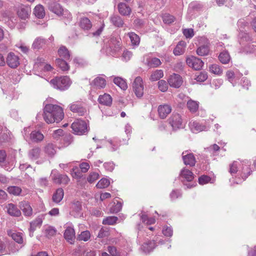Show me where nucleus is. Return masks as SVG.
Returning a JSON list of instances; mask_svg holds the SVG:
<instances>
[{
  "label": "nucleus",
  "mask_w": 256,
  "mask_h": 256,
  "mask_svg": "<svg viewBox=\"0 0 256 256\" xmlns=\"http://www.w3.org/2000/svg\"><path fill=\"white\" fill-rule=\"evenodd\" d=\"M108 228H102L100 230L98 236L102 238L108 236Z\"/></svg>",
  "instance_id": "58"
},
{
  "label": "nucleus",
  "mask_w": 256,
  "mask_h": 256,
  "mask_svg": "<svg viewBox=\"0 0 256 256\" xmlns=\"http://www.w3.org/2000/svg\"><path fill=\"white\" fill-rule=\"evenodd\" d=\"M163 71L161 70H158L154 71L151 74L150 80L152 81H156L163 77Z\"/></svg>",
  "instance_id": "38"
},
{
  "label": "nucleus",
  "mask_w": 256,
  "mask_h": 256,
  "mask_svg": "<svg viewBox=\"0 0 256 256\" xmlns=\"http://www.w3.org/2000/svg\"><path fill=\"white\" fill-rule=\"evenodd\" d=\"M209 71L214 74L221 75L223 72L222 68L218 64H210L209 67Z\"/></svg>",
  "instance_id": "32"
},
{
  "label": "nucleus",
  "mask_w": 256,
  "mask_h": 256,
  "mask_svg": "<svg viewBox=\"0 0 256 256\" xmlns=\"http://www.w3.org/2000/svg\"><path fill=\"white\" fill-rule=\"evenodd\" d=\"M199 104L196 101L192 100L187 102V107L192 112H196L198 108Z\"/></svg>",
  "instance_id": "35"
},
{
  "label": "nucleus",
  "mask_w": 256,
  "mask_h": 256,
  "mask_svg": "<svg viewBox=\"0 0 256 256\" xmlns=\"http://www.w3.org/2000/svg\"><path fill=\"white\" fill-rule=\"evenodd\" d=\"M65 239L70 244H73L75 240V232L74 228L68 227L64 233Z\"/></svg>",
  "instance_id": "13"
},
{
  "label": "nucleus",
  "mask_w": 256,
  "mask_h": 256,
  "mask_svg": "<svg viewBox=\"0 0 256 256\" xmlns=\"http://www.w3.org/2000/svg\"><path fill=\"white\" fill-rule=\"evenodd\" d=\"M34 15L39 18H43L45 16L44 8L42 5H38L34 8Z\"/></svg>",
  "instance_id": "34"
},
{
  "label": "nucleus",
  "mask_w": 256,
  "mask_h": 256,
  "mask_svg": "<svg viewBox=\"0 0 256 256\" xmlns=\"http://www.w3.org/2000/svg\"><path fill=\"white\" fill-rule=\"evenodd\" d=\"M191 128L192 130L195 132H201L206 129L205 126H202L196 122H194L191 124Z\"/></svg>",
  "instance_id": "44"
},
{
  "label": "nucleus",
  "mask_w": 256,
  "mask_h": 256,
  "mask_svg": "<svg viewBox=\"0 0 256 256\" xmlns=\"http://www.w3.org/2000/svg\"><path fill=\"white\" fill-rule=\"evenodd\" d=\"M90 232L88 231H84L81 232L79 235L78 238L80 240L87 241L90 238Z\"/></svg>",
  "instance_id": "52"
},
{
  "label": "nucleus",
  "mask_w": 256,
  "mask_h": 256,
  "mask_svg": "<svg viewBox=\"0 0 256 256\" xmlns=\"http://www.w3.org/2000/svg\"><path fill=\"white\" fill-rule=\"evenodd\" d=\"M109 46L110 47L114 48V50H118L122 46L120 38L114 36L111 38L109 42Z\"/></svg>",
  "instance_id": "23"
},
{
  "label": "nucleus",
  "mask_w": 256,
  "mask_h": 256,
  "mask_svg": "<svg viewBox=\"0 0 256 256\" xmlns=\"http://www.w3.org/2000/svg\"><path fill=\"white\" fill-rule=\"evenodd\" d=\"M49 9L57 15H62L64 10L62 6L58 3L53 2L49 5Z\"/></svg>",
  "instance_id": "22"
},
{
  "label": "nucleus",
  "mask_w": 256,
  "mask_h": 256,
  "mask_svg": "<svg viewBox=\"0 0 256 256\" xmlns=\"http://www.w3.org/2000/svg\"><path fill=\"white\" fill-rule=\"evenodd\" d=\"M110 184V182L108 180L103 178L98 182L96 186L98 188H104L108 187Z\"/></svg>",
  "instance_id": "47"
},
{
  "label": "nucleus",
  "mask_w": 256,
  "mask_h": 256,
  "mask_svg": "<svg viewBox=\"0 0 256 256\" xmlns=\"http://www.w3.org/2000/svg\"><path fill=\"white\" fill-rule=\"evenodd\" d=\"M70 110L73 112L78 113L80 116H82L86 112V109L81 105L76 104H72Z\"/></svg>",
  "instance_id": "25"
},
{
  "label": "nucleus",
  "mask_w": 256,
  "mask_h": 256,
  "mask_svg": "<svg viewBox=\"0 0 256 256\" xmlns=\"http://www.w3.org/2000/svg\"><path fill=\"white\" fill-rule=\"evenodd\" d=\"M161 63L162 62L160 59L154 58L148 60L146 64L150 68H156L159 66Z\"/></svg>",
  "instance_id": "39"
},
{
  "label": "nucleus",
  "mask_w": 256,
  "mask_h": 256,
  "mask_svg": "<svg viewBox=\"0 0 256 256\" xmlns=\"http://www.w3.org/2000/svg\"><path fill=\"white\" fill-rule=\"evenodd\" d=\"M226 76L230 82L233 80L234 78V73L232 70H228L226 72Z\"/></svg>",
  "instance_id": "64"
},
{
  "label": "nucleus",
  "mask_w": 256,
  "mask_h": 256,
  "mask_svg": "<svg viewBox=\"0 0 256 256\" xmlns=\"http://www.w3.org/2000/svg\"><path fill=\"white\" fill-rule=\"evenodd\" d=\"M108 250L112 256H120V253L118 252L116 247L114 246H108Z\"/></svg>",
  "instance_id": "56"
},
{
  "label": "nucleus",
  "mask_w": 256,
  "mask_h": 256,
  "mask_svg": "<svg viewBox=\"0 0 256 256\" xmlns=\"http://www.w3.org/2000/svg\"><path fill=\"white\" fill-rule=\"evenodd\" d=\"M158 89L162 92H166L168 89V84L166 81L160 80L158 82Z\"/></svg>",
  "instance_id": "49"
},
{
  "label": "nucleus",
  "mask_w": 256,
  "mask_h": 256,
  "mask_svg": "<svg viewBox=\"0 0 256 256\" xmlns=\"http://www.w3.org/2000/svg\"><path fill=\"white\" fill-rule=\"evenodd\" d=\"M110 21L112 24L118 28L122 27L124 22L122 18L118 15H112L110 18Z\"/></svg>",
  "instance_id": "21"
},
{
  "label": "nucleus",
  "mask_w": 256,
  "mask_h": 256,
  "mask_svg": "<svg viewBox=\"0 0 256 256\" xmlns=\"http://www.w3.org/2000/svg\"><path fill=\"white\" fill-rule=\"evenodd\" d=\"M85 250H84V248L82 246H78L75 248L72 253L73 256H80L82 253L84 252Z\"/></svg>",
  "instance_id": "59"
},
{
  "label": "nucleus",
  "mask_w": 256,
  "mask_h": 256,
  "mask_svg": "<svg viewBox=\"0 0 256 256\" xmlns=\"http://www.w3.org/2000/svg\"><path fill=\"white\" fill-rule=\"evenodd\" d=\"M133 90L138 98H142L144 95V86L142 78L140 76L136 77L132 84Z\"/></svg>",
  "instance_id": "4"
},
{
  "label": "nucleus",
  "mask_w": 256,
  "mask_h": 256,
  "mask_svg": "<svg viewBox=\"0 0 256 256\" xmlns=\"http://www.w3.org/2000/svg\"><path fill=\"white\" fill-rule=\"evenodd\" d=\"M208 78L207 73L206 72H201L200 74L196 76L195 80L198 82H203Z\"/></svg>",
  "instance_id": "54"
},
{
  "label": "nucleus",
  "mask_w": 256,
  "mask_h": 256,
  "mask_svg": "<svg viewBox=\"0 0 256 256\" xmlns=\"http://www.w3.org/2000/svg\"><path fill=\"white\" fill-rule=\"evenodd\" d=\"M156 246V243L154 240H149L144 243L142 247V250L145 252H149L153 250Z\"/></svg>",
  "instance_id": "33"
},
{
  "label": "nucleus",
  "mask_w": 256,
  "mask_h": 256,
  "mask_svg": "<svg viewBox=\"0 0 256 256\" xmlns=\"http://www.w3.org/2000/svg\"><path fill=\"white\" fill-rule=\"evenodd\" d=\"M40 153V148L38 146H35L28 151V157L30 160H34L39 158Z\"/></svg>",
  "instance_id": "17"
},
{
  "label": "nucleus",
  "mask_w": 256,
  "mask_h": 256,
  "mask_svg": "<svg viewBox=\"0 0 256 256\" xmlns=\"http://www.w3.org/2000/svg\"><path fill=\"white\" fill-rule=\"evenodd\" d=\"M182 79L178 74H174L168 79V82L170 86L178 88L182 84Z\"/></svg>",
  "instance_id": "8"
},
{
  "label": "nucleus",
  "mask_w": 256,
  "mask_h": 256,
  "mask_svg": "<svg viewBox=\"0 0 256 256\" xmlns=\"http://www.w3.org/2000/svg\"><path fill=\"white\" fill-rule=\"evenodd\" d=\"M122 208V204L116 200V202H114V204L110 208V212L112 213H117L119 212Z\"/></svg>",
  "instance_id": "45"
},
{
  "label": "nucleus",
  "mask_w": 256,
  "mask_h": 256,
  "mask_svg": "<svg viewBox=\"0 0 256 256\" xmlns=\"http://www.w3.org/2000/svg\"><path fill=\"white\" fill-rule=\"evenodd\" d=\"M54 87L60 90H64L68 88L71 82L70 78L67 76H64L60 78H56L52 79L50 82Z\"/></svg>",
  "instance_id": "2"
},
{
  "label": "nucleus",
  "mask_w": 256,
  "mask_h": 256,
  "mask_svg": "<svg viewBox=\"0 0 256 256\" xmlns=\"http://www.w3.org/2000/svg\"><path fill=\"white\" fill-rule=\"evenodd\" d=\"M44 134L38 130H33L30 136V140L34 143H38L42 142L44 139Z\"/></svg>",
  "instance_id": "12"
},
{
  "label": "nucleus",
  "mask_w": 256,
  "mask_h": 256,
  "mask_svg": "<svg viewBox=\"0 0 256 256\" xmlns=\"http://www.w3.org/2000/svg\"><path fill=\"white\" fill-rule=\"evenodd\" d=\"M8 213L14 216H20L21 215V212L18 208L13 204H8L6 206Z\"/></svg>",
  "instance_id": "16"
},
{
  "label": "nucleus",
  "mask_w": 256,
  "mask_h": 256,
  "mask_svg": "<svg viewBox=\"0 0 256 256\" xmlns=\"http://www.w3.org/2000/svg\"><path fill=\"white\" fill-rule=\"evenodd\" d=\"M60 182H59L61 184H66L70 181V178L66 175H60Z\"/></svg>",
  "instance_id": "62"
},
{
  "label": "nucleus",
  "mask_w": 256,
  "mask_h": 256,
  "mask_svg": "<svg viewBox=\"0 0 256 256\" xmlns=\"http://www.w3.org/2000/svg\"><path fill=\"white\" fill-rule=\"evenodd\" d=\"M180 175L188 182H190L194 178L193 173L186 168H183L180 172Z\"/></svg>",
  "instance_id": "26"
},
{
  "label": "nucleus",
  "mask_w": 256,
  "mask_h": 256,
  "mask_svg": "<svg viewBox=\"0 0 256 256\" xmlns=\"http://www.w3.org/2000/svg\"><path fill=\"white\" fill-rule=\"evenodd\" d=\"M46 44V40L41 38H36L34 42L32 48L34 49H40Z\"/></svg>",
  "instance_id": "42"
},
{
  "label": "nucleus",
  "mask_w": 256,
  "mask_h": 256,
  "mask_svg": "<svg viewBox=\"0 0 256 256\" xmlns=\"http://www.w3.org/2000/svg\"><path fill=\"white\" fill-rule=\"evenodd\" d=\"M210 180V178L206 176H202L198 178V182L200 184H207Z\"/></svg>",
  "instance_id": "60"
},
{
  "label": "nucleus",
  "mask_w": 256,
  "mask_h": 256,
  "mask_svg": "<svg viewBox=\"0 0 256 256\" xmlns=\"http://www.w3.org/2000/svg\"><path fill=\"white\" fill-rule=\"evenodd\" d=\"M210 52V48L207 46H202L198 48L196 53L200 56H207Z\"/></svg>",
  "instance_id": "41"
},
{
  "label": "nucleus",
  "mask_w": 256,
  "mask_h": 256,
  "mask_svg": "<svg viewBox=\"0 0 256 256\" xmlns=\"http://www.w3.org/2000/svg\"><path fill=\"white\" fill-rule=\"evenodd\" d=\"M8 234L18 244L23 242V238L22 234L20 232H14L11 230H8Z\"/></svg>",
  "instance_id": "30"
},
{
  "label": "nucleus",
  "mask_w": 256,
  "mask_h": 256,
  "mask_svg": "<svg viewBox=\"0 0 256 256\" xmlns=\"http://www.w3.org/2000/svg\"><path fill=\"white\" fill-rule=\"evenodd\" d=\"M114 82L122 90H125L127 88V84L126 82L121 78H115L114 80Z\"/></svg>",
  "instance_id": "40"
},
{
  "label": "nucleus",
  "mask_w": 256,
  "mask_h": 256,
  "mask_svg": "<svg viewBox=\"0 0 256 256\" xmlns=\"http://www.w3.org/2000/svg\"><path fill=\"white\" fill-rule=\"evenodd\" d=\"M118 220V218L115 216H108L104 219L102 222V224H114Z\"/></svg>",
  "instance_id": "48"
},
{
  "label": "nucleus",
  "mask_w": 256,
  "mask_h": 256,
  "mask_svg": "<svg viewBox=\"0 0 256 256\" xmlns=\"http://www.w3.org/2000/svg\"><path fill=\"white\" fill-rule=\"evenodd\" d=\"M71 209L72 210L70 211V214L74 217L78 218L82 216V205L80 202L77 201L75 202H74L72 204Z\"/></svg>",
  "instance_id": "10"
},
{
  "label": "nucleus",
  "mask_w": 256,
  "mask_h": 256,
  "mask_svg": "<svg viewBox=\"0 0 256 256\" xmlns=\"http://www.w3.org/2000/svg\"><path fill=\"white\" fill-rule=\"evenodd\" d=\"M186 43L184 41L180 42L174 50V54L176 56H179L183 54L185 51Z\"/></svg>",
  "instance_id": "24"
},
{
  "label": "nucleus",
  "mask_w": 256,
  "mask_h": 256,
  "mask_svg": "<svg viewBox=\"0 0 256 256\" xmlns=\"http://www.w3.org/2000/svg\"><path fill=\"white\" fill-rule=\"evenodd\" d=\"M56 66L59 67L62 70H68L70 68V66L68 63L62 59L58 58L56 60Z\"/></svg>",
  "instance_id": "37"
},
{
  "label": "nucleus",
  "mask_w": 256,
  "mask_h": 256,
  "mask_svg": "<svg viewBox=\"0 0 256 256\" xmlns=\"http://www.w3.org/2000/svg\"><path fill=\"white\" fill-rule=\"evenodd\" d=\"M230 56L226 52H222L219 55V60L222 64H228L230 62Z\"/></svg>",
  "instance_id": "43"
},
{
  "label": "nucleus",
  "mask_w": 256,
  "mask_h": 256,
  "mask_svg": "<svg viewBox=\"0 0 256 256\" xmlns=\"http://www.w3.org/2000/svg\"><path fill=\"white\" fill-rule=\"evenodd\" d=\"M71 127L74 133L78 135L83 134L87 132V124L82 120H76L72 124Z\"/></svg>",
  "instance_id": "3"
},
{
  "label": "nucleus",
  "mask_w": 256,
  "mask_h": 256,
  "mask_svg": "<svg viewBox=\"0 0 256 256\" xmlns=\"http://www.w3.org/2000/svg\"><path fill=\"white\" fill-rule=\"evenodd\" d=\"M173 230L172 227L166 226L162 229V234L166 236H172V235Z\"/></svg>",
  "instance_id": "53"
},
{
  "label": "nucleus",
  "mask_w": 256,
  "mask_h": 256,
  "mask_svg": "<svg viewBox=\"0 0 256 256\" xmlns=\"http://www.w3.org/2000/svg\"><path fill=\"white\" fill-rule=\"evenodd\" d=\"M118 8L119 13L124 16H128L132 12L131 8L124 2H120L118 5Z\"/></svg>",
  "instance_id": "11"
},
{
  "label": "nucleus",
  "mask_w": 256,
  "mask_h": 256,
  "mask_svg": "<svg viewBox=\"0 0 256 256\" xmlns=\"http://www.w3.org/2000/svg\"><path fill=\"white\" fill-rule=\"evenodd\" d=\"M80 168L82 172H86L90 168V166L86 162H83L80 164Z\"/></svg>",
  "instance_id": "63"
},
{
  "label": "nucleus",
  "mask_w": 256,
  "mask_h": 256,
  "mask_svg": "<svg viewBox=\"0 0 256 256\" xmlns=\"http://www.w3.org/2000/svg\"><path fill=\"white\" fill-rule=\"evenodd\" d=\"M58 54L60 57L68 60L70 58V54L68 50L64 46H61L58 50Z\"/></svg>",
  "instance_id": "29"
},
{
  "label": "nucleus",
  "mask_w": 256,
  "mask_h": 256,
  "mask_svg": "<svg viewBox=\"0 0 256 256\" xmlns=\"http://www.w3.org/2000/svg\"><path fill=\"white\" fill-rule=\"evenodd\" d=\"M168 121L174 129L180 128L182 124L181 116L178 114H173L168 119Z\"/></svg>",
  "instance_id": "7"
},
{
  "label": "nucleus",
  "mask_w": 256,
  "mask_h": 256,
  "mask_svg": "<svg viewBox=\"0 0 256 256\" xmlns=\"http://www.w3.org/2000/svg\"><path fill=\"white\" fill-rule=\"evenodd\" d=\"M182 159L186 165H189L191 166H194L196 162L195 158L192 154L184 155V152H182Z\"/></svg>",
  "instance_id": "18"
},
{
  "label": "nucleus",
  "mask_w": 256,
  "mask_h": 256,
  "mask_svg": "<svg viewBox=\"0 0 256 256\" xmlns=\"http://www.w3.org/2000/svg\"><path fill=\"white\" fill-rule=\"evenodd\" d=\"M98 178V174L96 172L90 173L88 176L87 180L90 183H92Z\"/></svg>",
  "instance_id": "57"
},
{
  "label": "nucleus",
  "mask_w": 256,
  "mask_h": 256,
  "mask_svg": "<svg viewBox=\"0 0 256 256\" xmlns=\"http://www.w3.org/2000/svg\"><path fill=\"white\" fill-rule=\"evenodd\" d=\"M8 191L10 194L18 196L22 192V189L18 186H10L8 188Z\"/></svg>",
  "instance_id": "46"
},
{
  "label": "nucleus",
  "mask_w": 256,
  "mask_h": 256,
  "mask_svg": "<svg viewBox=\"0 0 256 256\" xmlns=\"http://www.w3.org/2000/svg\"><path fill=\"white\" fill-rule=\"evenodd\" d=\"M98 101L102 104L110 106L112 104V98L110 94H104L99 96Z\"/></svg>",
  "instance_id": "19"
},
{
  "label": "nucleus",
  "mask_w": 256,
  "mask_h": 256,
  "mask_svg": "<svg viewBox=\"0 0 256 256\" xmlns=\"http://www.w3.org/2000/svg\"><path fill=\"white\" fill-rule=\"evenodd\" d=\"M158 111L160 118L164 119L172 112V108L167 104H162L158 106Z\"/></svg>",
  "instance_id": "9"
},
{
  "label": "nucleus",
  "mask_w": 256,
  "mask_h": 256,
  "mask_svg": "<svg viewBox=\"0 0 256 256\" xmlns=\"http://www.w3.org/2000/svg\"><path fill=\"white\" fill-rule=\"evenodd\" d=\"M80 26L84 30H89L92 28V24L87 18H82L80 22Z\"/></svg>",
  "instance_id": "36"
},
{
  "label": "nucleus",
  "mask_w": 256,
  "mask_h": 256,
  "mask_svg": "<svg viewBox=\"0 0 256 256\" xmlns=\"http://www.w3.org/2000/svg\"><path fill=\"white\" fill-rule=\"evenodd\" d=\"M186 62L190 67L196 70H200L204 64L200 59L194 56L187 58Z\"/></svg>",
  "instance_id": "5"
},
{
  "label": "nucleus",
  "mask_w": 256,
  "mask_h": 256,
  "mask_svg": "<svg viewBox=\"0 0 256 256\" xmlns=\"http://www.w3.org/2000/svg\"><path fill=\"white\" fill-rule=\"evenodd\" d=\"M64 117L62 108L60 106L53 104H47L44 108L43 118L48 124L58 122Z\"/></svg>",
  "instance_id": "1"
},
{
  "label": "nucleus",
  "mask_w": 256,
  "mask_h": 256,
  "mask_svg": "<svg viewBox=\"0 0 256 256\" xmlns=\"http://www.w3.org/2000/svg\"><path fill=\"white\" fill-rule=\"evenodd\" d=\"M106 80L102 77L96 78L91 83V85L97 88H103L106 86Z\"/></svg>",
  "instance_id": "20"
},
{
  "label": "nucleus",
  "mask_w": 256,
  "mask_h": 256,
  "mask_svg": "<svg viewBox=\"0 0 256 256\" xmlns=\"http://www.w3.org/2000/svg\"><path fill=\"white\" fill-rule=\"evenodd\" d=\"M72 176L75 178H80L82 176V172L78 168H73L72 172Z\"/></svg>",
  "instance_id": "55"
},
{
  "label": "nucleus",
  "mask_w": 256,
  "mask_h": 256,
  "mask_svg": "<svg viewBox=\"0 0 256 256\" xmlns=\"http://www.w3.org/2000/svg\"><path fill=\"white\" fill-rule=\"evenodd\" d=\"M64 196V190L62 188H59L56 190V192L53 194L52 200L54 202L58 203L62 200Z\"/></svg>",
  "instance_id": "31"
},
{
  "label": "nucleus",
  "mask_w": 256,
  "mask_h": 256,
  "mask_svg": "<svg viewBox=\"0 0 256 256\" xmlns=\"http://www.w3.org/2000/svg\"><path fill=\"white\" fill-rule=\"evenodd\" d=\"M163 21L166 24H170L175 20V18L170 14H164L162 16Z\"/></svg>",
  "instance_id": "50"
},
{
  "label": "nucleus",
  "mask_w": 256,
  "mask_h": 256,
  "mask_svg": "<svg viewBox=\"0 0 256 256\" xmlns=\"http://www.w3.org/2000/svg\"><path fill=\"white\" fill-rule=\"evenodd\" d=\"M127 35L129 37L132 46H138L140 43V36L134 32L128 33Z\"/></svg>",
  "instance_id": "27"
},
{
  "label": "nucleus",
  "mask_w": 256,
  "mask_h": 256,
  "mask_svg": "<svg viewBox=\"0 0 256 256\" xmlns=\"http://www.w3.org/2000/svg\"><path fill=\"white\" fill-rule=\"evenodd\" d=\"M6 62L10 68H15L20 64L19 58L14 52H10L7 56Z\"/></svg>",
  "instance_id": "6"
},
{
  "label": "nucleus",
  "mask_w": 256,
  "mask_h": 256,
  "mask_svg": "<svg viewBox=\"0 0 256 256\" xmlns=\"http://www.w3.org/2000/svg\"><path fill=\"white\" fill-rule=\"evenodd\" d=\"M44 152L50 156L56 154V146L52 143L46 144L44 148Z\"/></svg>",
  "instance_id": "28"
},
{
  "label": "nucleus",
  "mask_w": 256,
  "mask_h": 256,
  "mask_svg": "<svg viewBox=\"0 0 256 256\" xmlns=\"http://www.w3.org/2000/svg\"><path fill=\"white\" fill-rule=\"evenodd\" d=\"M19 206L25 216H30L32 214V209L28 202H20Z\"/></svg>",
  "instance_id": "15"
},
{
  "label": "nucleus",
  "mask_w": 256,
  "mask_h": 256,
  "mask_svg": "<svg viewBox=\"0 0 256 256\" xmlns=\"http://www.w3.org/2000/svg\"><path fill=\"white\" fill-rule=\"evenodd\" d=\"M56 230L52 226H50L45 230V234L46 236L50 238L56 234Z\"/></svg>",
  "instance_id": "51"
},
{
  "label": "nucleus",
  "mask_w": 256,
  "mask_h": 256,
  "mask_svg": "<svg viewBox=\"0 0 256 256\" xmlns=\"http://www.w3.org/2000/svg\"><path fill=\"white\" fill-rule=\"evenodd\" d=\"M183 34L186 38H190L194 36V30L192 28L184 29Z\"/></svg>",
  "instance_id": "61"
},
{
  "label": "nucleus",
  "mask_w": 256,
  "mask_h": 256,
  "mask_svg": "<svg viewBox=\"0 0 256 256\" xmlns=\"http://www.w3.org/2000/svg\"><path fill=\"white\" fill-rule=\"evenodd\" d=\"M30 12V8L28 6H20L18 10V14L22 19H26Z\"/></svg>",
  "instance_id": "14"
}]
</instances>
